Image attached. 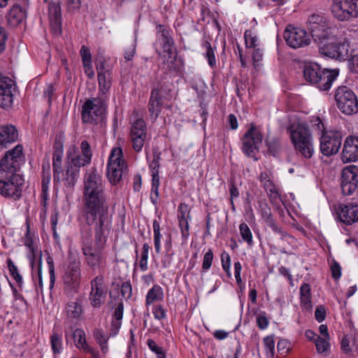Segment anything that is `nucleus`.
<instances>
[{"mask_svg": "<svg viewBox=\"0 0 358 358\" xmlns=\"http://www.w3.org/2000/svg\"><path fill=\"white\" fill-rule=\"evenodd\" d=\"M122 150L120 148H113L110 154L107 176L113 184H117L120 181L124 171L127 169L124 160L122 159Z\"/></svg>", "mask_w": 358, "mask_h": 358, "instance_id": "9b49d317", "label": "nucleus"}, {"mask_svg": "<svg viewBox=\"0 0 358 358\" xmlns=\"http://www.w3.org/2000/svg\"><path fill=\"white\" fill-rule=\"evenodd\" d=\"M338 32L333 34L331 38H324L316 45L320 55L334 59L346 60L349 57V44L338 40Z\"/></svg>", "mask_w": 358, "mask_h": 358, "instance_id": "423d86ee", "label": "nucleus"}, {"mask_svg": "<svg viewBox=\"0 0 358 358\" xmlns=\"http://www.w3.org/2000/svg\"><path fill=\"white\" fill-rule=\"evenodd\" d=\"M153 314L156 319L162 320L166 317L165 310L162 306H156L153 310Z\"/></svg>", "mask_w": 358, "mask_h": 358, "instance_id": "69168bd1", "label": "nucleus"}, {"mask_svg": "<svg viewBox=\"0 0 358 358\" xmlns=\"http://www.w3.org/2000/svg\"><path fill=\"white\" fill-rule=\"evenodd\" d=\"M342 134L339 131H324L320 137V152L326 157L336 154L342 144Z\"/></svg>", "mask_w": 358, "mask_h": 358, "instance_id": "f8f14e48", "label": "nucleus"}, {"mask_svg": "<svg viewBox=\"0 0 358 358\" xmlns=\"http://www.w3.org/2000/svg\"><path fill=\"white\" fill-rule=\"evenodd\" d=\"M13 81L8 77H3L0 80V107L8 108L13 101Z\"/></svg>", "mask_w": 358, "mask_h": 358, "instance_id": "6ab92c4d", "label": "nucleus"}, {"mask_svg": "<svg viewBox=\"0 0 358 358\" xmlns=\"http://www.w3.org/2000/svg\"><path fill=\"white\" fill-rule=\"evenodd\" d=\"M189 219H184L178 220L182 237L185 240H187L189 236Z\"/></svg>", "mask_w": 358, "mask_h": 358, "instance_id": "8fccbe9b", "label": "nucleus"}, {"mask_svg": "<svg viewBox=\"0 0 358 358\" xmlns=\"http://www.w3.org/2000/svg\"><path fill=\"white\" fill-rule=\"evenodd\" d=\"M164 297L162 289L159 285H154L146 296V305L149 306L155 301H162Z\"/></svg>", "mask_w": 358, "mask_h": 358, "instance_id": "bb28decb", "label": "nucleus"}, {"mask_svg": "<svg viewBox=\"0 0 358 358\" xmlns=\"http://www.w3.org/2000/svg\"><path fill=\"white\" fill-rule=\"evenodd\" d=\"M80 55L82 57V61L83 64L90 63L92 62V55L90 51V49L85 46L83 45L80 49Z\"/></svg>", "mask_w": 358, "mask_h": 358, "instance_id": "13d9d810", "label": "nucleus"}, {"mask_svg": "<svg viewBox=\"0 0 358 358\" xmlns=\"http://www.w3.org/2000/svg\"><path fill=\"white\" fill-rule=\"evenodd\" d=\"M63 155L53 153L52 157V166H53V177L55 181H59V175L62 172V162Z\"/></svg>", "mask_w": 358, "mask_h": 358, "instance_id": "7c9ffc66", "label": "nucleus"}, {"mask_svg": "<svg viewBox=\"0 0 358 358\" xmlns=\"http://www.w3.org/2000/svg\"><path fill=\"white\" fill-rule=\"evenodd\" d=\"M331 275L335 280H338L341 278V267L340 264L335 260H333V262L331 263Z\"/></svg>", "mask_w": 358, "mask_h": 358, "instance_id": "4d7b16f0", "label": "nucleus"}, {"mask_svg": "<svg viewBox=\"0 0 358 358\" xmlns=\"http://www.w3.org/2000/svg\"><path fill=\"white\" fill-rule=\"evenodd\" d=\"M178 219L184 220V219H191L190 216V209L188 206L185 203H181L178 210Z\"/></svg>", "mask_w": 358, "mask_h": 358, "instance_id": "49530a36", "label": "nucleus"}, {"mask_svg": "<svg viewBox=\"0 0 358 358\" xmlns=\"http://www.w3.org/2000/svg\"><path fill=\"white\" fill-rule=\"evenodd\" d=\"M346 3L349 6L350 20L358 17V0H346Z\"/></svg>", "mask_w": 358, "mask_h": 358, "instance_id": "de8ad7c7", "label": "nucleus"}, {"mask_svg": "<svg viewBox=\"0 0 358 358\" xmlns=\"http://www.w3.org/2000/svg\"><path fill=\"white\" fill-rule=\"evenodd\" d=\"M80 150L81 155L83 157L89 160L92 161V152L91 150V147L88 141H83L80 143Z\"/></svg>", "mask_w": 358, "mask_h": 358, "instance_id": "c03bdc74", "label": "nucleus"}, {"mask_svg": "<svg viewBox=\"0 0 358 358\" xmlns=\"http://www.w3.org/2000/svg\"><path fill=\"white\" fill-rule=\"evenodd\" d=\"M68 166L64 180L66 187H72L75 185L79 177L80 167L90 164L91 162L80 155L71 157L68 155Z\"/></svg>", "mask_w": 358, "mask_h": 358, "instance_id": "4468645a", "label": "nucleus"}, {"mask_svg": "<svg viewBox=\"0 0 358 358\" xmlns=\"http://www.w3.org/2000/svg\"><path fill=\"white\" fill-rule=\"evenodd\" d=\"M303 73L307 82L322 91H327L338 76V71L322 69L317 63H308L303 67Z\"/></svg>", "mask_w": 358, "mask_h": 358, "instance_id": "f03ea898", "label": "nucleus"}, {"mask_svg": "<svg viewBox=\"0 0 358 358\" xmlns=\"http://www.w3.org/2000/svg\"><path fill=\"white\" fill-rule=\"evenodd\" d=\"M123 311L124 305L122 302H120L115 308V311L113 313V317L116 320H122L123 317Z\"/></svg>", "mask_w": 358, "mask_h": 358, "instance_id": "338daca9", "label": "nucleus"}, {"mask_svg": "<svg viewBox=\"0 0 358 358\" xmlns=\"http://www.w3.org/2000/svg\"><path fill=\"white\" fill-rule=\"evenodd\" d=\"M310 123L311 126L316 130L321 131L322 133L324 132V124L319 117H312L310 119Z\"/></svg>", "mask_w": 358, "mask_h": 358, "instance_id": "bf43d9fd", "label": "nucleus"}, {"mask_svg": "<svg viewBox=\"0 0 358 358\" xmlns=\"http://www.w3.org/2000/svg\"><path fill=\"white\" fill-rule=\"evenodd\" d=\"M268 152L273 157H277L281 150V144L278 138H273L266 140Z\"/></svg>", "mask_w": 358, "mask_h": 358, "instance_id": "2f4dec72", "label": "nucleus"}, {"mask_svg": "<svg viewBox=\"0 0 358 358\" xmlns=\"http://www.w3.org/2000/svg\"><path fill=\"white\" fill-rule=\"evenodd\" d=\"M147 127L145 121L143 119L136 120L131 128V136L146 137Z\"/></svg>", "mask_w": 358, "mask_h": 358, "instance_id": "cd10ccee", "label": "nucleus"}, {"mask_svg": "<svg viewBox=\"0 0 358 358\" xmlns=\"http://www.w3.org/2000/svg\"><path fill=\"white\" fill-rule=\"evenodd\" d=\"M221 263L223 270L227 273L228 276L231 275L230 273V266H231V258L229 255L223 252L221 255Z\"/></svg>", "mask_w": 358, "mask_h": 358, "instance_id": "09e8293b", "label": "nucleus"}, {"mask_svg": "<svg viewBox=\"0 0 358 358\" xmlns=\"http://www.w3.org/2000/svg\"><path fill=\"white\" fill-rule=\"evenodd\" d=\"M63 141L60 137L55 138L53 145V153L63 155Z\"/></svg>", "mask_w": 358, "mask_h": 358, "instance_id": "680f3d73", "label": "nucleus"}, {"mask_svg": "<svg viewBox=\"0 0 358 358\" xmlns=\"http://www.w3.org/2000/svg\"><path fill=\"white\" fill-rule=\"evenodd\" d=\"M50 21L62 20L60 5L57 3H50L48 6Z\"/></svg>", "mask_w": 358, "mask_h": 358, "instance_id": "f704fd0d", "label": "nucleus"}, {"mask_svg": "<svg viewBox=\"0 0 358 358\" xmlns=\"http://www.w3.org/2000/svg\"><path fill=\"white\" fill-rule=\"evenodd\" d=\"M327 339L317 336V338L315 339V343L318 353H323L329 348V344Z\"/></svg>", "mask_w": 358, "mask_h": 358, "instance_id": "37998d69", "label": "nucleus"}, {"mask_svg": "<svg viewBox=\"0 0 358 358\" xmlns=\"http://www.w3.org/2000/svg\"><path fill=\"white\" fill-rule=\"evenodd\" d=\"M262 185L271 201H274L280 198V194L276 187L271 180L265 182Z\"/></svg>", "mask_w": 358, "mask_h": 358, "instance_id": "473e14b6", "label": "nucleus"}, {"mask_svg": "<svg viewBox=\"0 0 358 358\" xmlns=\"http://www.w3.org/2000/svg\"><path fill=\"white\" fill-rule=\"evenodd\" d=\"M147 345L149 349L157 355L158 358H166V354L163 348L159 346L154 340L148 339Z\"/></svg>", "mask_w": 358, "mask_h": 358, "instance_id": "ea45409f", "label": "nucleus"}, {"mask_svg": "<svg viewBox=\"0 0 358 358\" xmlns=\"http://www.w3.org/2000/svg\"><path fill=\"white\" fill-rule=\"evenodd\" d=\"M132 141V146L136 152H140L144 145L146 137L131 136Z\"/></svg>", "mask_w": 358, "mask_h": 358, "instance_id": "864d4df0", "label": "nucleus"}, {"mask_svg": "<svg viewBox=\"0 0 358 358\" xmlns=\"http://www.w3.org/2000/svg\"><path fill=\"white\" fill-rule=\"evenodd\" d=\"M7 266L10 272V274L11 276L14 278V280L16 281L18 286L21 287L23 280L22 275L20 274L17 267L15 265L13 262L8 259L7 260Z\"/></svg>", "mask_w": 358, "mask_h": 358, "instance_id": "c9c22d12", "label": "nucleus"}, {"mask_svg": "<svg viewBox=\"0 0 358 358\" xmlns=\"http://www.w3.org/2000/svg\"><path fill=\"white\" fill-rule=\"evenodd\" d=\"M336 211V219L346 225L358 222V203L339 204Z\"/></svg>", "mask_w": 358, "mask_h": 358, "instance_id": "a211bd4d", "label": "nucleus"}, {"mask_svg": "<svg viewBox=\"0 0 358 358\" xmlns=\"http://www.w3.org/2000/svg\"><path fill=\"white\" fill-rule=\"evenodd\" d=\"M157 34L162 43L164 52L168 55L173 54V45L174 41L170 36L169 30L164 24H157L156 27Z\"/></svg>", "mask_w": 358, "mask_h": 358, "instance_id": "412c9836", "label": "nucleus"}, {"mask_svg": "<svg viewBox=\"0 0 358 358\" xmlns=\"http://www.w3.org/2000/svg\"><path fill=\"white\" fill-rule=\"evenodd\" d=\"M341 187L343 194L351 195L358 188V166L351 165L343 169Z\"/></svg>", "mask_w": 358, "mask_h": 358, "instance_id": "dca6fc26", "label": "nucleus"}, {"mask_svg": "<svg viewBox=\"0 0 358 358\" xmlns=\"http://www.w3.org/2000/svg\"><path fill=\"white\" fill-rule=\"evenodd\" d=\"M136 52V45L132 44L124 52V59L127 61H130L133 59Z\"/></svg>", "mask_w": 358, "mask_h": 358, "instance_id": "774afa93", "label": "nucleus"}, {"mask_svg": "<svg viewBox=\"0 0 358 358\" xmlns=\"http://www.w3.org/2000/svg\"><path fill=\"white\" fill-rule=\"evenodd\" d=\"M22 151V145H17L6 152L0 160V180L7 179L8 175L18 174L17 172L24 159Z\"/></svg>", "mask_w": 358, "mask_h": 358, "instance_id": "0eeeda50", "label": "nucleus"}, {"mask_svg": "<svg viewBox=\"0 0 358 358\" xmlns=\"http://www.w3.org/2000/svg\"><path fill=\"white\" fill-rule=\"evenodd\" d=\"M25 13L22 8L18 6H13L7 15L8 23L13 27H16L22 22Z\"/></svg>", "mask_w": 358, "mask_h": 358, "instance_id": "b1692460", "label": "nucleus"}, {"mask_svg": "<svg viewBox=\"0 0 358 358\" xmlns=\"http://www.w3.org/2000/svg\"><path fill=\"white\" fill-rule=\"evenodd\" d=\"M24 180L20 174L8 176L6 180H0V194L5 197L18 199L21 196Z\"/></svg>", "mask_w": 358, "mask_h": 358, "instance_id": "2eb2a0df", "label": "nucleus"}, {"mask_svg": "<svg viewBox=\"0 0 358 358\" xmlns=\"http://www.w3.org/2000/svg\"><path fill=\"white\" fill-rule=\"evenodd\" d=\"M66 310L69 319H79L83 313L81 303L78 300L69 302L66 307Z\"/></svg>", "mask_w": 358, "mask_h": 358, "instance_id": "a878e982", "label": "nucleus"}, {"mask_svg": "<svg viewBox=\"0 0 358 358\" xmlns=\"http://www.w3.org/2000/svg\"><path fill=\"white\" fill-rule=\"evenodd\" d=\"M51 348L54 354H59L62 349V336L54 332L50 337Z\"/></svg>", "mask_w": 358, "mask_h": 358, "instance_id": "58836bf2", "label": "nucleus"}, {"mask_svg": "<svg viewBox=\"0 0 358 358\" xmlns=\"http://www.w3.org/2000/svg\"><path fill=\"white\" fill-rule=\"evenodd\" d=\"M343 162H356L358 160V136H348L344 142L342 152Z\"/></svg>", "mask_w": 358, "mask_h": 358, "instance_id": "aec40b11", "label": "nucleus"}, {"mask_svg": "<svg viewBox=\"0 0 358 358\" xmlns=\"http://www.w3.org/2000/svg\"><path fill=\"white\" fill-rule=\"evenodd\" d=\"M99 94H106L111 86V74H103L98 76Z\"/></svg>", "mask_w": 358, "mask_h": 358, "instance_id": "c756f323", "label": "nucleus"}, {"mask_svg": "<svg viewBox=\"0 0 358 358\" xmlns=\"http://www.w3.org/2000/svg\"><path fill=\"white\" fill-rule=\"evenodd\" d=\"M239 230L243 240L250 246H252L253 245L252 235L248 224L245 223H241L239 225Z\"/></svg>", "mask_w": 358, "mask_h": 358, "instance_id": "e433bc0d", "label": "nucleus"}, {"mask_svg": "<svg viewBox=\"0 0 358 358\" xmlns=\"http://www.w3.org/2000/svg\"><path fill=\"white\" fill-rule=\"evenodd\" d=\"M213 260V252L211 249H209L204 255L203 263H202V268L204 271H208L212 265Z\"/></svg>", "mask_w": 358, "mask_h": 358, "instance_id": "603ef678", "label": "nucleus"}, {"mask_svg": "<svg viewBox=\"0 0 358 358\" xmlns=\"http://www.w3.org/2000/svg\"><path fill=\"white\" fill-rule=\"evenodd\" d=\"M246 48H255L257 37L253 35L251 30H246L244 33Z\"/></svg>", "mask_w": 358, "mask_h": 358, "instance_id": "a18cd8bd", "label": "nucleus"}, {"mask_svg": "<svg viewBox=\"0 0 358 358\" xmlns=\"http://www.w3.org/2000/svg\"><path fill=\"white\" fill-rule=\"evenodd\" d=\"M257 327L261 329H265L267 328L268 325V320L265 314H260L257 317Z\"/></svg>", "mask_w": 358, "mask_h": 358, "instance_id": "e2e57ef3", "label": "nucleus"}, {"mask_svg": "<svg viewBox=\"0 0 358 358\" xmlns=\"http://www.w3.org/2000/svg\"><path fill=\"white\" fill-rule=\"evenodd\" d=\"M50 28L55 35H59L62 33V20L50 21Z\"/></svg>", "mask_w": 358, "mask_h": 358, "instance_id": "0e129e2a", "label": "nucleus"}, {"mask_svg": "<svg viewBox=\"0 0 358 358\" xmlns=\"http://www.w3.org/2000/svg\"><path fill=\"white\" fill-rule=\"evenodd\" d=\"M259 211L264 222L273 218L271 210L266 202H262L259 203Z\"/></svg>", "mask_w": 358, "mask_h": 358, "instance_id": "79ce46f5", "label": "nucleus"}, {"mask_svg": "<svg viewBox=\"0 0 358 358\" xmlns=\"http://www.w3.org/2000/svg\"><path fill=\"white\" fill-rule=\"evenodd\" d=\"M93 335L99 344L107 343L108 341V337L103 333V331L100 329H94Z\"/></svg>", "mask_w": 358, "mask_h": 358, "instance_id": "6e6d98bb", "label": "nucleus"}, {"mask_svg": "<svg viewBox=\"0 0 358 358\" xmlns=\"http://www.w3.org/2000/svg\"><path fill=\"white\" fill-rule=\"evenodd\" d=\"M132 294V287L129 282H124L121 286V294L122 296L126 299L131 297Z\"/></svg>", "mask_w": 358, "mask_h": 358, "instance_id": "5fc2aeb1", "label": "nucleus"}, {"mask_svg": "<svg viewBox=\"0 0 358 358\" xmlns=\"http://www.w3.org/2000/svg\"><path fill=\"white\" fill-rule=\"evenodd\" d=\"M170 84L163 78L153 82L149 99L148 108L150 116L153 121L159 117L166 100L169 99L171 90Z\"/></svg>", "mask_w": 358, "mask_h": 358, "instance_id": "20e7f679", "label": "nucleus"}, {"mask_svg": "<svg viewBox=\"0 0 358 358\" xmlns=\"http://www.w3.org/2000/svg\"><path fill=\"white\" fill-rule=\"evenodd\" d=\"M202 47L206 50V58L208 59L209 66L213 68L216 65V59L214 49L212 48L210 43L208 41H203L202 43Z\"/></svg>", "mask_w": 358, "mask_h": 358, "instance_id": "72a5a7b5", "label": "nucleus"}, {"mask_svg": "<svg viewBox=\"0 0 358 358\" xmlns=\"http://www.w3.org/2000/svg\"><path fill=\"white\" fill-rule=\"evenodd\" d=\"M310 291V286L308 283H303L300 287L301 304L306 310H310L312 308Z\"/></svg>", "mask_w": 358, "mask_h": 358, "instance_id": "393cba45", "label": "nucleus"}, {"mask_svg": "<svg viewBox=\"0 0 358 358\" xmlns=\"http://www.w3.org/2000/svg\"><path fill=\"white\" fill-rule=\"evenodd\" d=\"M315 317L318 322H322L326 317V309L324 306L317 307L315 312Z\"/></svg>", "mask_w": 358, "mask_h": 358, "instance_id": "052dcab7", "label": "nucleus"}, {"mask_svg": "<svg viewBox=\"0 0 358 358\" xmlns=\"http://www.w3.org/2000/svg\"><path fill=\"white\" fill-rule=\"evenodd\" d=\"M73 338L78 348L83 349V350L88 349L89 345L86 342L85 334L83 329H75L73 333Z\"/></svg>", "mask_w": 358, "mask_h": 358, "instance_id": "c85d7f7f", "label": "nucleus"}, {"mask_svg": "<svg viewBox=\"0 0 358 358\" xmlns=\"http://www.w3.org/2000/svg\"><path fill=\"white\" fill-rule=\"evenodd\" d=\"M263 136L256 126L252 123L250 127L241 138L242 150L248 157L257 160L256 155L259 153L262 143Z\"/></svg>", "mask_w": 358, "mask_h": 358, "instance_id": "9d476101", "label": "nucleus"}, {"mask_svg": "<svg viewBox=\"0 0 358 358\" xmlns=\"http://www.w3.org/2000/svg\"><path fill=\"white\" fill-rule=\"evenodd\" d=\"M336 104L339 110L347 115L358 113V98L347 86H339L334 94Z\"/></svg>", "mask_w": 358, "mask_h": 358, "instance_id": "6e6552de", "label": "nucleus"}, {"mask_svg": "<svg viewBox=\"0 0 358 358\" xmlns=\"http://www.w3.org/2000/svg\"><path fill=\"white\" fill-rule=\"evenodd\" d=\"M64 292L73 295L79 290L81 281V263L78 259L71 261L64 270L62 275Z\"/></svg>", "mask_w": 358, "mask_h": 358, "instance_id": "1a4fd4ad", "label": "nucleus"}, {"mask_svg": "<svg viewBox=\"0 0 358 358\" xmlns=\"http://www.w3.org/2000/svg\"><path fill=\"white\" fill-rule=\"evenodd\" d=\"M18 138V132L13 125H5L0 128V145L6 147L7 143L15 142Z\"/></svg>", "mask_w": 358, "mask_h": 358, "instance_id": "5701e85b", "label": "nucleus"}, {"mask_svg": "<svg viewBox=\"0 0 358 358\" xmlns=\"http://www.w3.org/2000/svg\"><path fill=\"white\" fill-rule=\"evenodd\" d=\"M307 27L315 43L324 38H331L333 34L338 31L327 17L320 13H313L308 17Z\"/></svg>", "mask_w": 358, "mask_h": 358, "instance_id": "39448f33", "label": "nucleus"}, {"mask_svg": "<svg viewBox=\"0 0 358 358\" xmlns=\"http://www.w3.org/2000/svg\"><path fill=\"white\" fill-rule=\"evenodd\" d=\"M283 36L286 43L294 49L306 47L311 42L310 36L305 29L291 25L286 27Z\"/></svg>", "mask_w": 358, "mask_h": 358, "instance_id": "ddd939ff", "label": "nucleus"}, {"mask_svg": "<svg viewBox=\"0 0 358 358\" xmlns=\"http://www.w3.org/2000/svg\"><path fill=\"white\" fill-rule=\"evenodd\" d=\"M83 216L88 226L80 230L81 251L84 263L92 271L100 274L90 282L89 299L94 308L104 303L108 289L101 273L104 270L106 257L104 252L111 230V216L101 176L95 168L87 170L83 182Z\"/></svg>", "mask_w": 358, "mask_h": 358, "instance_id": "f257e3e1", "label": "nucleus"}, {"mask_svg": "<svg viewBox=\"0 0 358 358\" xmlns=\"http://www.w3.org/2000/svg\"><path fill=\"white\" fill-rule=\"evenodd\" d=\"M49 267L50 273V289H52L55 282V273L53 259L51 257H48L46 259Z\"/></svg>", "mask_w": 358, "mask_h": 358, "instance_id": "3c124183", "label": "nucleus"}, {"mask_svg": "<svg viewBox=\"0 0 358 358\" xmlns=\"http://www.w3.org/2000/svg\"><path fill=\"white\" fill-rule=\"evenodd\" d=\"M348 8L349 6L346 3V0H334L331 6L334 17L340 21L350 20V13Z\"/></svg>", "mask_w": 358, "mask_h": 358, "instance_id": "4be33fe9", "label": "nucleus"}, {"mask_svg": "<svg viewBox=\"0 0 358 358\" xmlns=\"http://www.w3.org/2000/svg\"><path fill=\"white\" fill-rule=\"evenodd\" d=\"M101 93L98 97L87 99L82 107L81 117L83 121H92L94 118L90 115V110H94V116H101L105 110V99Z\"/></svg>", "mask_w": 358, "mask_h": 358, "instance_id": "f3484780", "label": "nucleus"}, {"mask_svg": "<svg viewBox=\"0 0 358 358\" xmlns=\"http://www.w3.org/2000/svg\"><path fill=\"white\" fill-rule=\"evenodd\" d=\"M264 344L267 355L273 356L275 351V341L273 336H268L264 338Z\"/></svg>", "mask_w": 358, "mask_h": 358, "instance_id": "a19ab883", "label": "nucleus"}, {"mask_svg": "<svg viewBox=\"0 0 358 358\" xmlns=\"http://www.w3.org/2000/svg\"><path fill=\"white\" fill-rule=\"evenodd\" d=\"M287 131L296 151L306 159L311 158L314 153V147L308 127L303 124H293L287 127Z\"/></svg>", "mask_w": 358, "mask_h": 358, "instance_id": "7ed1b4c3", "label": "nucleus"}, {"mask_svg": "<svg viewBox=\"0 0 358 358\" xmlns=\"http://www.w3.org/2000/svg\"><path fill=\"white\" fill-rule=\"evenodd\" d=\"M153 231H154V244L155 251L157 253H159L161 251V234H160V226L157 220H155L152 224Z\"/></svg>", "mask_w": 358, "mask_h": 358, "instance_id": "4c0bfd02", "label": "nucleus"}]
</instances>
